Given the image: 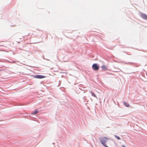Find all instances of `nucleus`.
<instances>
[{
  "mask_svg": "<svg viewBox=\"0 0 147 147\" xmlns=\"http://www.w3.org/2000/svg\"><path fill=\"white\" fill-rule=\"evenodd\" d=\"M90 92L91 93L92 96L94 97H96V95L93 92H92V91H90Z\"/></svg>",
  "mask_w": 147,
  "mask_h": 147,
  "instance_id": "nucleus-8",
  "label": "nucleus"
},
{
  "mask_svg": "<svg viewBox=\"0 0 147 147\" xmlns=\"http://www.w3.org/2000/svg\"><path fill=\"white\" fill-rule=\"evenodd\" d=\"M123 104L125 106L127 107H129V104L128 103L126 102H123Z\"/></svg>",
  "mask_w": 147,
  "mask_h": 147,
  "instance_id": "nucleus-7",
  "label": "nucleus"
},
{
  "mask_svg": "<svg viewBox=\"0 0 147 147\" xmlns=\"http://www.w3.org/2000/svg\"><path fill=\"white\" fill-rule=\"evenodd\" d=\"M100 140L101 144L105 147H108L106 145V143L109 140V139L107 137H104L100 138Z\"/></svg>",
  "mask_w": 147,
  "mask_h": 147,
  "instance_id": "nucleus-1",
  "label": "nucleus"
},
{
  "mask_svg": "<svg viewBox=\"0 0 147 147\" xmlns=\"http://www.w3.org/2000/svg\"><path fill=\"white\" fill-rule=\"evenodd\" d=\"M101 68L104 70H107V68L106 66L105 65H102L101 67Z\"/></svg>",
  "mask_w": 147,
  "mask_h": 147,
  "instance_id": "nucleus-5",
  "label": "nucleus"
},
{
  "mask_svg": "<svg viewBox=\"0 0 147 147\" xmlns=\"http://www.w3.org/2000/svg\"><path fill=\"white\" fill-rule=\"evenodd\" d=\"M141 17L144 19L147 20V16L146 14L143 13H142L140 15Z\"/></svg>",
  "mask_w": 147,
  "mask_h": 147,
  "instance_id": "nucleus-4",
  "label": "nucleus"
},
{
  "mask_svg": "<svg viewBox=\"0 0 147 147\" xmlns=\"http://www.w3.org/2000/svg\"><path fill=\"white\" fill-rule=\"evenodd\" d=\"M115 138H116L118 140H120V138H119V137L117 135H115Z\"/></svg>",
  "mask_w": 147,
  "mask_h": 147,
  "instance_id": "nucleus-9",
  "label": "nucleus"
},
{
  "mask_svg": "<svg viewBox=\"0 0 147 147\" xmlns=\"http://www.w3.org/2000/svg\"><path fill=\"white\" fill-rule=\"evenodd\" d=\"M38 113V110H35V111L34 112H33L32 113V114H34V115Z\"/></svg>",
  "mask_w": 147,
  "mask_h": 147,
  "instance_id": "nucleus-6",
  "label": "nucleus"
},
{
  "mask_svg": "<svg viewBox=\"0 0 147 147\" xmlns=\"http://www.w3.org/2000/svg\"><path fill=\"white\" fill-rule=\"evenodd\" d=\"M92 68L94 70H98L99 69V67L98 65L97 64L95 63L94 64L92 65Z\"/></svg>",
  "mask_w": 147,
  "mask_h": 147,
  "instance_id": "nucleus-2",
  "label": "nucleus"
},
{
  "mask_svg": "<svg viewBox=\"0 0 147 147\" xmlns=\"http://www.w3.org/2000/svg\"><path fill=\"white\" fill-rule=\"evenodd\" d=\"M45 76L41 75H37L35 76L34 78H36L41 79L45 78Z\"/></svg>",
  "mask_w": 147,
  "mask_h": 147,
  "instance_id": "nucleus-3",
  "label": "nucleus"
},
{
  "mask_svg": "<svg viewBox=\"0 0 147 147\" xmlns=\"http://www.w3.org/2000/svg\"><path fill=\"white\" fill-rule=\"evenodd\" d=\"M122 147H126L125 146L123 145Z\"/></svg>",
  "mask_w": 147,
  "mask_h": 147,
  "instance_id": "nucleus-10",
  "label": "nucleus"
}]
</instances>
